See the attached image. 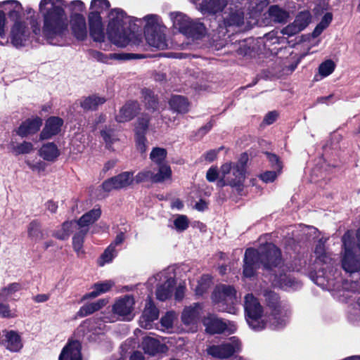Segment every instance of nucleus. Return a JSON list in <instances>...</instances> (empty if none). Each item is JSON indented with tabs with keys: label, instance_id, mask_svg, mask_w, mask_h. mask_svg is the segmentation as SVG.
I'll list each match as a JSON object with an SVG mask.
<instances>
[{
	"label": "nucleus",
	"instance_id": "1",
	"mask_svg": "<svg viewBox=\"0 0 360 360\" xmlns=\"http://www.w3.org/2000/svg\"><path fill=\"white\" fill-rule=\"evenodd\" d=\"M63 0H41L39 9L44 16L43 33L51 44L62 46L68 32V20Z\"/></svg>",
	"mask_w": 360,
	"mask_h": 360
},
{
	"label": "nucleus",
	"instance_id": "2",
	"mask_svg": "<svg viewBox=\"0 0 360 360\" xmlns=\"http://www.w3.org/2000/svg\"><path fill=\"white\" fill-rule=\"evenodd\" d=\"M136 22H141V20L128 15L120 8L112 9L108 14L107 27L109 40L120 47L139 46L141 37L136 33Z\"/></svg>",
	"mask_w": 360,
	"mask_h": 360
},
{
	"label": "nucleus",
	"instance_id": "3",
	"mask_svg": "<svg viewBox=\"0 0 360 360\" xmlns=\"http://www.w3.org/2000/svg\"><path fill=\"white\" fill-rule=\"evenodd\" d=\"M281 263V252L272 243H267L260 247L258 250L248 248L244 257L243 276L247 278L252 277L260 264L265 269L272 271L273 267H277Z\"/></svg>",
	"mask_w": 360,
	"mask_h": 360
},
{
	"label": "nucleus",
	"instance_id": "4",
	"mask_svg": "<svg viewBox=\"0 0 360 360\" xmlns=\"http://www.w3.org/2000/svg\"><path fill=\"white\" fill-rule=\"evenodd\" d=\"M0 8L6 11L9 18L14 21L11 30V44L15 47L25 46L29 35L28 28L24 21L20 18L22 7L20 2L8 0L0 2Z\"/></svg>",
	"mask_w": 360,
	"mask_h": 360
},
{
	"label": "nucleus",
	"instance_id": "5",
	"mask_svg": "<svg viewBox=\"0 0 360 360\" xmlns=\"http://www.w3.org/2000/svg\"><path fill=\"white\" fill-rule=\"evenodd\" d=\"M175 277L174 269L168 268L150 277L146 285L150 290L156 288L157 299L165 301L172 297L175 285Z\"/></svg>",
	"mask_w": 360,
	"mask_h": 360
},
{
	"label": "nucleus",
	"instance_id": "6",
	"mask_svg": "<svg viewBox=\"0 0 360 360\" xmlns=\"http://www.w3.org/2000/svg\"><path fill=\"white\" fill-rule=\"evenodd\" d=\"M266 301L271 309V314L269 317V321L274 329L284 327L289 321L291 316V309L289 304L285 302L279 301L276 293L267 291L264 293Z\"/></svg>",
	"mask_w": 360,
	"mask_h": 360
},
{
	"label": "nucleus",
	"instance_id": "7",
	"mask_svg": "<svg viewBox=\"0 0 360 360\" xmlns=\"http://www.w3.org/2000/svg\"><path fill=\"white\" fill-rule=\"evenodd\" d=\"M352 232L347 231L342 238V252L341 253V266L349 275L360 271V257L355 255L353 249Z\"/></svg>",
	"mask_w": 360,
	"mask_h": 360
},
{
	"label": "nucleus",
	"instance_id": "8",
	"mask_svg": "<svg viewBox=\"0 0 360 360\" xmlns=\"http://www.w3.org/2000/svg\"><path fill=\"white\" fill-rule=\"evenodd\" d=\"M212 300L219 305V309L235 314L238 311L236 304L238 299L236 290L233 286L226 285H217L212 294Z\"/></svg>",
	"mask_w": 360,
	"mask_h": 360
},
{
	"label": "nucleus",
	"instance_id": "9",
	"mask_svg": "<svg viewBox=\"0 0 360 360\" xmlns=\"http://www.w3.org/2000/svg\"><path fill=\"white\" fill-rule=\"evenodd\" d=\"M244 307L250 327L257 331L264 329L266 325V318L263 314L259 302L252 294L245 296Z\"/></svg>",
	"mask_w": 360,
	"mask_h": 360
},
{
	"label": "nucleus",
	"instance_id": "10",
	"mask_svg": "<svg viewBox=\"0 0 360 360\" xmlns=\"http://www.w3.org/2000/svg\"><path fill=\"white\" fill-rule=\"evenodd\" d=\"M219 173L223 179L220 181L222 186H230L238 192L243 191L246 173L243 169L237 167L232 162H227L221 166Z\"/></svg>",
	"mask_w": 360,
	"mask_h": 360
},
{
	"label": "nucleus",
	"instance_id": "11",
	"mask_svg": "<svg viewBox=\"0 0 360 360\" xmlns=\"http://www.w3.org/2000/svg\"><path fill=\"white\" fill-rule=\"evenodd\" d=\"M134 298L131 295H124L117 299L112 307V316L103 317L104 321H131L134 316Z\"/></svg>",
	"mask_w": 360,
	"mask_h": 360
},
{
	"label": "nucleus",
	"instance_id": "12",
	"mask_svg": "<svg viewBox=\"0 0 360 360\" xmlns=\"http://www.w3.org/2000/svg\"><path fill=\"white\" fill-rule=\"evenodd\" d=\"M274 273L271 276V280L274 285L284 290H295L301 288L302 283L300 281L292 277L290 274L284 273V270L278 265L273 267Z\"/></svg>",
	"mask_w": 360,
	"mask_h": 360
},
{
	"label": "nucleus",
	"instance_id": "13",
	"mask_svg": "<svg viewBox=\"0 0 360 360\" xmlns=\"http://www.w3.org/2000/svg\"><path fill=\"white\" fill-rule=\"evenodd\" d=\"M134 180L133 172H124L103 181L102 188L105 192L126 188L131 186Z\"/></svg>",
	"mask_w": 360,
	"mask_h": 360
},
{
	"label": "nucleus",
	"instance_id": "14",
	"mask_svg": "<svg viewBox=\"0 0 360 360\" xmlns=\"http://www.w3.org/2000/svg\"><path fill=\"white\" fill-rule=\"evenodd\" d=\"M203 323L206 331L211 334L221 333L224 332L233 333L236 330V326L230 321H225L213 314L205 318Z\"/></svg>",
	"mask_w": 360,
	"mask_h": 360
},
{
	"label": "nucleus",
	"instance_id": "15",
	"mask_svg": "<svg viewBox=\"0 0 360 360\" xmlns=\"http://www.w3.org/2000/svg\"><path fill=\"white\" fill-rule=\"evenodd\" d=\"M240 349V343L236 337L221 345H212L207 349V353L213 357L225 359L231 356Z\"/></svg>",
	"mask_w": 360,
	"mask_h": 360
},
{
	"label": "nucleus",
	"instance_id": "16",
	"mask_svg": "<svg viewBox=\"0 0 360 360\" xmlns=\"http://www.w3.org/2000/svg\"><path fill=\"white\" fill-rule=\"evenodd\" d=\"M311 15L307 11L300 12L295 21L284 27L282 30L283 34L294 35L303 30L310 22Z\"/></svg>",
	"mask_w": 360,
	"mask_h": 360
},
{
	"label": "nucleus",
	"instance_id": "17",
	"mask_svg": "<svg viewBox=\"0 0 360 360\" xmlns=\"http://www.w3.org/2000/svg\"><path fill=\"white\" fill-rule=\"evenodd\" d=\"M0 343L11 352H18L22 347L20 335L14 330H2L0 333Z\"/></svg>",
	"mask_w": 360,
	"mask_h": 360
},
{
	"label": "nucleus",
	"instance_id": "18",
	"mask_svg": "<svg viewBox=\"0 0 360 360\" xmlns=\"http://www.w3.org/2000/svg\"><path fill=\"white\" fill-rule=\"evenodd\" d=\"M4 148L15 155L30 153L34 150L32 143L23 140L22 138L12 137L8 144H4Z\"/></svg>",
	"mask_w": 360,
	"mask_h": 360
},
{
	"label": "nucleus",
	"instance_id": "19",
	"mask_svg": "<svg viewBox=\"0 0 360 360\" xmlns=\"http://www.w3.org/2000/svg\"><path fill=\"white\" fill-rule=\"evenodd\" d=\"M89 26L90 35L92 39L96 41H103L105 33L101 15L96 13H89Z\"/></svg>",
	"mask_w": 360,
	"mask_h": 360
},
{
	"label": "nucleus",
	"instance_id": "20",
	"mask_svg": "<svg viewBox=\"0 0 360 360\" xmlns=\"http://www.w3.org/2000/svg\"><path fill=\"white\" fill-rule=\"evenodd\" d=\"M159 315L158 309L150 300L145 307L143 314L139 319V325L145 329H151L153 326V322L158 319Z\"/></svg>",
	"mask_w": 360,
	"mask_h": 360
},
{
	"label": "nucleus",
	"instance_id": "21",
	"mask_svg": "<svg viewBox=\"0 0 360 360\" xmlns=\"http://www.w3.org/2000/svg\"><path fill=\"white\" fill-rule=\"evenodd\" d=\"M70 25L72 34L79 40H84L87 36L85 18L81 14L71 16Z\"/></svg>",
	"mask_w": 360,
	"mask_h": 360
},
{
	"label": "nucleus",
	"instance_id": "22",
	"mask_svg": "<svg viewBox=\"0 0 360 360\" xmlns=\"http://www.w3.org/2000/svg\"><path fill=\"white\" fill-rule=\"evenodd\" d=\"M59 360H82L79 342L77 340L70 342L62 350Z\"/></svg>",
	"mask_w": 360,
	"mask_h": 360
},
{
	"label": "nucleus",
	"instance_id": "23",
	"mask_svg": "<svg viewBox=\"0 0 360 360\" xmlns=\"http://www.w3.org/2000/svg\"><path fill=\"white\" fill-rule=\"evenodd\" d=\"M42 124V120L36 117L26 120L23 122L17 131L18 135H30L38 132Z\"/></svg>",
	"mask_w": 360,
	"mask_h": 360
},
{
	"label": "nucleus",
	"instance_id": "24",
	"mask_svg": "<svg viewBox=\"0 0 360 360\" xmlns=\"http://www.w3.org/2000/svg\"><path fill=\"white\" fill-rule=\"evenodd\" d=\"M145 36L150 46L161 50L167 49L168 44L162 29L151 33L148 32Z\"/></svg>",
	"mask_w": 360,
	"mask_h": 360
},
{
	"label": "nucleus",
	"instance_id": "25",
	"mask_svg": "<svg viewBox=\"0 0 360 360\" xmlns=\"http://www.w3.org/2000/svg\"><path fill=\"white\" fill-rule=\"evenodd\" d=\"M173 26L180 32L186 34L191 32V20L185 14L181 13H172L170 14Z\"/></svg>",
	"mask_w": 360,
	"mask_h": 360
},
{
	"label": "nucleus",
	"instance_id": "26",
	"mask_svg": "<svg viewBox=\"0 0 360 360\" xmlns=\"http://www.w3.org/2000/svg\"><path fill=\"white\" fill-rule=\"evenodd\" d=\"M139 110V105L136 101L127 103L120 110L116 117L119 122H124L131 120Z\"/></svg>",
	"mask_w": 360,
	"mask_h": 360
},
{
	"label": "nucleus",
	"instance_id": "27",
	"mask_svg": "<svg viewBox=\"0 0 360 360\" xmlns=\"http://www.w3.org/2000/svg\"><path fill=\"white\" fill-rule=\"evenodd\" d=\"M60 152L58 146L52 142L44 143L39 150V156L44 160L53 162L60 155Z\"/></svg>",
	"mask_w": 360,
	"mask_h": 360
},
{
	"label": "nucleus",
	"instance_id": "28",
	"mask_svg": "<svg viewBox=\"0 0 360 360\" xmlns=\"http://www.w3.org/2000/svg\"><path fill=\"white\" fill-rule=\"evenodd\" d=\"M202 310V306L199 303L186 307L181 315V319L184 324L190 325L195 323Z\"/></svg>",
	"mask_w": 360,
	"mask_h": 360
},
{
	"label": "nucleus",
	"instance_id": "29",
	"mask_svg": "<svg viewBox=\"0 0 360 360\" xmlns=\"http://www.w3.org/2000/svg\"><path fill=\"white\" fill-rule=\"evenodd\" d=\"M101 214V211L100 208H94L83 214L79 219L76 221L78 229H85L89 230V226L98 220Z\"/></svg>",
	"mask_w": 360,
	"mask_h": 360
},
{
	"label": "nucleus",
	"instance_id": "30",
	"mask_svg": "<svg viewBox=\"0 0 360 360\" xmlns=\"http://www.w3.org/2000/svg\"><path fill=\"white\" fill-rule=\"evenodd\" d=\"M63 120L58 117H51L46 121L43 130L44 135H57L62 132Z\"/></svg>",
	"mask_w": 360,
	"mask_h": 360
},
{
	"label": "nucleus",
	"instance_id": "31",
	"mask_svg": "<svg viewBox=\"0 0 360 360\" xmlns=\"http://www.w3.org/2000/svg\"><path fill=\"white\" fill-rule=\"evenodd\" d=\"M108 303V300L105 299H100L94 302H91L83 305L78 312L77 316L79 317H84L98 311Z\"/></svg>",
	"mask_w": 360,
	"mask_h": 360
},
{
	"label": "nucleus",
	"instance_id": "32",
	"mask_svg": "<svg viewBox=\"0 0 360 360\" xmlns=\"http://www.w3.org/2000/svg\"><path fill=\"white\" fill-rule=\"evenodd\" d=\"M142 349L145 353L150 355H155L158 352L164 351V345H161L157 340L152 337H146L142 342Z\"/></svg>",
	"mask_w": 360,
	"mask_h": 360
},
{
	"label": "nucleus",
	"instance_id": "33",
	"mask_svg": "<svg viewBox=\"0 0 360 360\" xmlns=\"http://www.w3.org/2000/svg\"><path fill=\"white\" fill-rule=\"evenodd\" d=\"M141 22H136V30L139 25L142 23L143 21L146 22L145 25V35L148 34V32H153L162 28L160 27L158 20L159 18L157 15L150 14L145 16L143 19H140Z\"/></svg>",
	"mask_w": 360,
	"mask_h": 360
},
{
	"label": "nucleus",
	"instance_id": "34",
	"mask_svg": "<svg viewBox=\"0 0 360 360\" xmlns=\"http://www.w3.org/2000/svg\"><path fill=\"white\" fill-rule=\"evenodd\" d=\"M22 289L19 283H12L1 288L0 290V300H11L18 299V292Z\"/></svg>",
	"mask_w": 360,
	"mask_h": 360
},
{
	"label": "nucleus",
	"instance_id": "35",
	"mask_svg": "<svg viewBox=\"0 0 360 360\" xmlns=\"http://www.w3.org/2000/svg\"><path fill=\"white\" fill-rule=\"evenodd\" d=\"M191 288L198 295H202L210 287L212 278L209 275H203L200 280L195 281L193 279L190 281Z\"/></svg>",
	"mask_w": 360,
	"mask_h": 360
},
{
	"label": "nucleus",
	"instance_id": "36",
	"mask_svg": "<svg viewBox=\"0 0 360 360\" xmlns=\"http://www.w3.org/2000/svg\"><path fill=\"white\" fill-rule=\"evenodd\" d=\"M226 5V0H203L200 9L203 13H215L221 11Z\"/></svg>",
	"mask_w": 360,
	"mask_h": 360
},
{
	"label": "nucleus",
	"instance_id": "37",
	"mask_svg": "<svg viewBox=\"0 0 360 360\" xmlns=\"http://www.w3.org/2000/svg\"><path fill=\"white\" fill-rule=\"evenodd\" d=\"M88 233V229H78L72 237V248L77 256L84 255L85 252L83 248L84 237Z\"/></svg>",
	"mask_w": 360,
	"mask_h": 360
},
{
	"label": "nucleus",
	"instance_id": "38",
	"mask_svg": "<svg viewBox=\"0 0 360 360\" xmlns=\"http://www.w3.org/2000/svg\"><path fill=\"white\" fill-rule=\"evenodd\" d=\"M114 285V282L112 281H105L101 283H96L94 285V290L89 292L86 294L84 296V299L89 298H94L101 294L105 293L109 291L112 287Z\"/></svg>",
	"mask_w": 360,
	"mask_h": 360
},
{
	"label": "nucleus",
	"instance_id": "39",
	"mask_svg": "<svg viewBox=\"0 0 360 360\" xmlns=\"http://www.w3.org/2000/svg\"><path fill=\"white\" fill-rule=\"evenodd\" d=\"M73 230H78L76 221H65L60 229L53 233V236L59 240H67Z\"/></svg>",
	"mask_w": 360,
	"mask_h": 360
},
{
	"label": "nucleus",
	"instance_id": "40",
	"mask_svg": "<svg viewBox=\"0 0 360 360\" xmlns=\"http://www.w3.org/2000/svg\"><path fill=\"white\" fill-rule=\"evenodd\" d=\"M335 64L331 60H326L320 64L318 69V74L315 75L314 79L316 82L329 76L335 70Z\"/></svg>",
	"mask_w": 360,
	"mask_h": 360
},
{
	"label": "nucleus",
	"instance_id": "41",
	"mask_svg": "<svg viewBox=\"0 0 360 360\" xmlns=\"http://www.w3.org/2000/svg\"><path fill=\"white\" fill-rule=\"evenodd\" d=\"M27 234L29 238L34 243H38L44 238V231L41 229L40 224L37 221L30 223L27 227Z\"/></svg>",
	"mask_w": 360,
	"mask_h": 360
},
{
	"label": "nucleus",
	"instance_id": "42",
	"mask_svg": "<svg viewBox=\"0 0 360 360\" xmlns=\"http://www.w3.org/2000/svg\"><path fill=\"white\" fill-rule=\"evenodd\" d=\"M154 127L149 123V119L146 117H141L137 120L135 126L136 135L154 133Z\"/></svg>",
	"mask_w": 360,
	"mask_h": 360
},
{
	"label": "nucleus",
	"instance_id": "43",
	"mask_svg": "<svg viewBox=\"0 0 360 360\" xmlns=\"http://www.w3.org/2000/svg\"><path fill=\"white\" fill-rule=\"evenodd\" d=\"M171 108L177 112L185 113L188 110V102L186 99L180 96H174L169 101Z\"/></svg>",
	"mask_w": 360,
	"mask_h": 360
},
{
	"label": "nucleus",
	"instance_id": "44",
	"mask_svg": "<svg viewBox=\"0 0 360 360\" xmlns=\"http://www.w3.org/2000/svg\"><path fill=\"white\" fill-rule=\"evenodd\" d=\"M269 15L275 22H285L289 17L288 13L278 6H271L269 8Z\"/></svg>",
	"mask_w": 360,
	"mask_h": 360
},
{
	"label": "nucleus",
	"instance_id": "45",
	"mask_svg": "<svg viewBox=\"0 0 360 360\" xmlns=\"http://www.w3.org/2000/svg\"><path fill=\"white\" fill-rule=\"evenodd\" d=\"M105 102V99L104 98L92 96L82 100L80 105L84 110H89L96 109L97 106L103 104Z\"/></svg>",
	"mask_w": 360,
	"mask_h": 360
},
{
	"label": "nucleus",
	"instance_id": "46",
	"mask_svg": "<svg viewBox=\"0 0 360 360\" xmlns=\"http://www.w3.org/2000/svg\"><path fill=\"white\" fill-rule=\"evenodd\" d=\"M244 22V13L240 10L231 12L229 16L224 18L226 26H239Z\"/></svg>",
	"mask_w": 360,
	"mask_h": 360
},
{
	"label": "nucleus",
	"instance_id": "47",
	"mask_svg": "<svg viewBox=\"0 0 360 360\" xmlns=\"http://www.w3.org/2000/svg\"><path fill=\"white\" fill-rule=\"evenodd\" d=\"M142 95L146 107L150 112L158 110V102L153 91L149 89H143Z\"/></svg>",
	"mask_w": 360,
	"mask_h": 360
},
{
	"label": "nucleus",
	"instance_id": "48",
	"mask_svg": "<svg viewBox=\"0 0 360 360\" xmlns=\"http://www.w3.org/2000/svg\"><path fill=\"white\" fill-rule=\"evenodd\" d=\"M156 179V174L154 170L151 169H146L139 172L135 176V181L136 183H141L143 181H151L158 183Z\"/></svg>",
	"mask_w": 360,
	"mask_h": 360
},
{
	"label": "nucleus",
	"instance_id": "49",
	"mask_svg": "<svg viewBox=\"0 0 360 360\" xmlns=\"http://www.w3.org/2000/svg\"><path fill=\"white\" fill-rule=\"evenodd\" d=\"M117 251L114 248V244H110L101 255L99 264L101 266H103L106 263H109L116 257Z\"/></svg>",
	"mask_w": 360,
	"mask_h": 360
},
{
	"label": "nucleus",
	"instance_id": "50",
	"mask_svg": "<svg viewBox=\"0 0 360 360\" xmlns=\"http://www.w3.org/2000/svg\"><path fill=\"white\" fill-rule=\"evenodd\" d=\"M206 30L204 25L198 21H191V32L186 35L193 38H199L205 34Z\"/></svg>",
	"mask_w": 360,
	"mask_h": 360
},
{
	"label": "nucleus",
	"instance_id": "51",
	"mask_svg": "<svg viewBox=\"0 0 360 360\" xmlns=\"http://www.w3.org/2000/svg\"><path fill=\"white\" fill-rule=\"evenodd\" d=\"M167 157V151L162 148H155L150 153V158L155 164L160 165L163 164Z\"/></svg>",
	"mask_w": 360,
	"mask_h": 360
},
{
	"label": "nucleus",
	"instance_id": "52",
	"mask_svg": "<svg viewBox=\"0 0 360 360\" xmlns=\"http://www.w3.org/2000/svg\"><path fill=\"white\" fill-rule=\"evenodd\" d=\"M110 6V3L108 0H92L90 8L91 11L90 13H96L101 15L100 13Z\"/></svg>",
	"mask_w": 360,
	"mask_h": 360
},
{
	"label": "nucleus",
	"instance_id": "53",
	"mask_svg": "<svg viewBox=\"0 0 360 360\" xmlns=\"http://www.w3.org/2000/svg\"><path fill=\"white\" fill-rule=\"evenodd\" d=\"M156 174V181L158 182L164 181L171 177L172 170L169 165L162 164L159 165L158 172Z\"/></svg>",
	"mask_w": 360,
	"mask_h": 360
},
{
	"label": "nucleus",
	"instance_id": "54",
	"mask_svg": "<svg viewBox=\"0 0 360 360\" xmlns=\"http://www.w3.org/2000/svg\"><path fill=\"white\" fill-rule=\"evenodd\" d=\"M332 20V14L327 13L313 32L314 37H318L329 25Z\"/></svg>",
	"mask_w": 360,
	"mask_h": 360
},
{
	"label": "nucleus",
	"instance_id": "55",
	"mask_svg": "<svg viewBox=\"0 0 360 360\" xmlns=\"http://www.w3.org/2000/svg\"><path fill=\"white\" fill-rule=\"evenodd\" d=\"M174 226L177 231L181 232L187 229L189 226V220L186 215H176L174 220Z\"/></svg>",
	"mask_w": 360,
	"mask_h": 360
},
{
	"label": "nucleus",
	"instance_id": "56",
	"mask_svg": "<svg viewBox=\"0 0 360 360\" xmlns=\"http://www.w3.org/2000/svg\"><path fill=\"white\" fill-rule=\"evenodd\" d=\"M282 166H278V169L266 171L259 175L260 179L266 184L271 183L276 180L281 173Z\"/></svg>",
	"mask_w": 360,
	"mask_h": 360
},
{
	"label": "nucleus",
	"instance_id": "57",
	"mask_svg": "<svg viewBox=\"0 0 360 360\" xmlns=\"http://www.w3.org/2000/svg\"><path fill=\"white\" fill-rule=\"evenodd\" d=\"M5 300H0V316L3 318H15L17 316L16 310L11 309L8 304L4 303Z\"/></svg>",
	"mask_w": 360,
	"mask_h": 360
},
{
	"label": "nucleus",
	"instance_id": "58",
	"mask_svg": "<svg viewBox=\"0 0 360 360\" xmlns=\"http://www.w3.org/2000/svg\"><path fill=\"white\" fill-rule=\"evenodd\" d=\"M92 57L98 61L102 63H107L108 59H122L120 55L117 53H112L109 56L105 55L103 53L97 51H94L91 53Z\"/></svg>",
	"mask_w": 360,
	"mask_h": 360
},
{
	"label": "nucleus",
	"instance_id": "59",
	"mask_svg": "<svg viewBox=\"0 0 360 360\" xmlns=\"http://www.w3.org/2000/svg\"><path fill=\"white\" fill-rule=\"evenodd\" d=\"M176 319V314L173 311H169L161 319V325L165 329L169 330L172 328Z\"/></svg>",
	"mask_w": 360,
	"mask_h": 360
},
{
	"label": "nucleus",
	"instance_id": "60",
	"mask_svg": "<svg viewBox=\"0 0 360 360\" xmlns=\"http://www.w3.org/2000/svg\"><path fill=\"white\" fill-rule=\"evenodd\" d=\"M6 18L4 11H0V37L1 39L6 38L7 28H6Z\"/></svg>",
	"mask_w": 360,
	"mask_h": 360
},
{
	"label": "nucleus",
	"instance_id": "61",
	"mask_svg": "<svg viewBox=\"0 0 360 360\" xmlns=\"http://www.w3.org/2000/svg\"><path fill=\"white\" fill-rule=\"evenodd\" d=\"M278 112L276 110L269 112L264 117L263 124L269 125L274 123L278 117Z\"/></svg>",
	"mask_w": 360,
	"mask_h": 360
},
{
	"label": "nucleus",
	"instance_id": "62",
	"mask_svg": "<svg viewBox=\"0 0 360 360\" xmlns=\"http://www.w3.org/2000/svg\"><path fill=\"white\" fill-rule=\"evenodd\" d=\"M219 176V172L216 167H210L206 174V179L210 182L214 181Z\"/></svg>",
	"mask_w": 360,
	"mask_h": 360
},
{
	"label": "nucleus",
	"instance_id": "63",
	"mask_svg": "<svg viewBox=\"0 0 360 360\" xmlns=\"http://www.w3.org/2000/svg\"><path fill=\"white\" fill-rule=\"evenodd\" d=\"M248 161V155L247 153H243L238 161L237 162H233L235 165L240 167V169H243L245 172H246V165Z\"/></svg>",
	"mask_w": 360,
	"mask_h": 360
},
{
	"label": "nucleus",
	"instance_id": "64",
	"mask_svg": "<svg viewBox=\"0 0 360 360\" xmlns=\"http://www.w3.org/2000/svg\"><path fill=\"white\" fill-rule=\"evenodd\" d=\"M219 149L210 150L207 151L206 153H205L202 157L205 159V160H206L209 162H211L216 159L217 154L219 153Z\"/></svg>",
	"mask_w": 360,
	"mask_h": 360
}]
</instances>
